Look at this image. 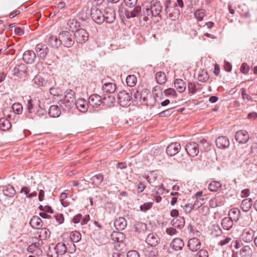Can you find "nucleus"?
<instances>
[{"instance_id":"nucleus-55","label":"nucleus","mask_w":257,"mask_h":257,"mask_svg":"<svg viewBox=\"0 0 257 257\" xmlns=\"http://www.w3.org/2000/svg\"><path fill=\"white\" fill-rule=\"evenodd\" d=\"M36 109H37V111L35 114L40 117L46 114V110L43 109L41 105L40 107H37Z\"/></svg>"},{"instance_id":"nucleus-49","label":"nucleus","mask_w":257,"mask_h":257,"mask_svg":"<svg viewBox=\"0 0 257 257\" xmlns=\"http://www.w3.org/2000/svg\"><path fill=\"white\" fill-rule=\"evenodd\" d=\"M135 231L137 232H144L147 230V224L143 222H138L135 225Z\"/></svg>"},{"instance_id":"nucleus-1","label":"nucleus","mask_w":257,"mask_h":257,"mask_svg":"<svg viewBox=\"0 0 257 257\" xmlns=\"http://www.w3.org/2000/svg\"><path fill=\"white\" fill-rule=\"evenodd\" d=\"M163 7L158 0H152L149 3L144 6L141 15L145 21L149 20V18L158 17L162 11Z\"/></svg>"},{"instance_id":"nucleus-25","label":"nucleus","mask_w":257,"mask_h":257,"mask_svg":"<svg viewBox=\"0 0 257 257\" xmlns=\"http://www.w3.org/2000/svg\"><path fill=\"white\" fill-rule=\"evenodd\" d=\"M75 104L77 109L81 112H85L87 110L88 104L84 99H78L75 101Z\"/></svg>"},{"instance_id":"nucleus-62","label":"nucleus","mask_w":257,"mask_h":257,"mask_svg":"<svg viewBox=\"0 0 257 257\" xmlns=\"http://www.w3.org/2000/svg\"><path fill=\"white\" fill-rule=\"evenodd\" d=\"M172 109L173 107H171L169 109H167L161 112L160 113H159V115L161 117H165L168 115H170L172 113L171 110Z\"/></svg>"},{"instance_id":"nucleus-7","label":"nucleus","mask_w":257,"mask_h":257,"mask_svg":"<svg viewBox=\"0 0 257 257\" xmlns=\"http://www.w3.org/2000/svg\"><path fill=\"white\" fill-rule=\"evenodd\" d=\"M236 251H233V255L236 257H252L254 254L255 248L252 245H242Z\"/></svg>"},{"instance_id":"nucleus-40","label":"nucleus","mask_w":257,"mask_h":257,"mask_svg":"<svg viewBox=\"0 0 257 257\" xmlns=\"http://www.w3.org/2000/svg\"><path fill=\"white\" fill-rule=\"evenodd\" d=\"M39 237L40 239H46L49 238L50 236V232L48 229L46 228H40V230L38 231Z\"/></svg>"},{"instance_id":"nucleus-30","label":"nucleus","mask_w":257,"mask_h":257,"mask_svg":"<svg viewBox=\"0 0 257 257\" xmlns=\"http://www.w3.org/2000/svg\"><path fill=\"white\" fill-rule=\"evenodd\" d=\"M3 192L4 195L9 197H13L16 194L14 188L10 185L3 187Z\"/></svg>"},{"instance_id":"nucleus-37","label":"nucleus","mask_w":257,"mask_h":257,"mask_svg":"<svg viewBox=\"0 0 257 257\" xmlns=\"http://www.w3.org/2000/svg\"><path fill=\"white\" fill-rule=\"evenodd\" d=\"M142 11L141 7L139 6H135L133 11L128 12L126 15L127 18H135L140 16Z\"/></svg>"},{"instance_id":"nucleus-51","label":"nucleus","mask_w":257,"mask_h":257,"mask_svg":"<svg viewBox=\"0 0 257 257\" xmlns=\"http://www.w3.org/2000/svg\"><path fill=\"white\" fill-rule=\"evenodd\" d=\"M209 78V75L206 71H201L199 72L198 79L201 82H206Z\"/></svg>"},{"instance_id":"nucleus-14","label":"nucleus","mask_w":257,"mask_h":257,"mask_svg":"<svg viewBox=\"0 0 257 257\" xmlns=\"http://www.w3.org/2000/svg\"><path fill=\"white\" fill-rule=\"evenodd\" d=\"M249 139L247 132L245 130L237 131L235 134V139L239 143L245 144Z\"/></svg>"},{"instance_id":"nucleus-24","label":"nucleus","mask_w":257,"mask_h":257,"mask_svg":"<svg viewBox=\"0 0 257 257\" xmlns=\"http://www.w3.org/2000/svg\"><path fill=\"white\" fill-rule=\"evenodd\" d=\"M171 223L174 227L182 229L185 225V219L183 217L179 216L173 219Z\"/></svg>"},{"instance_id":"nucleus-2","label":"nucleus","mask_w":257,"mask_h":257,"mask_svg":"<svg viewBox=\"0 0 257 257\" xmlns=\"http://www.w3.org/2000/svg\"><path fill=\"white\" fill-rule=\"evenodd\" d=\"M255 231L250 228L244 229L240 236V239H236L231 241V246L236 249H239L242 245V241L245 243H250L254 241Z\"/></svg>"},{"instance_id":"nucleus-54","label":"nucleus","mask_w":257,"mask_h":257,"mask_svg":"<svg viewBox=\"0 0 257 257\" xmlns=\"http://www.w3.org/2000/svg\"><path fill=\"white\" fill-rule=\"evenodd\" d=\"M47 255L48 257H58L59 255L56 252V250H55V247H54L53 248L50 247L47 252Z\"/></svg>"},{"instance_id":"nucleus-46","label":"nucleus","mask_w":257,"mask_h":257,"mask_svg":"<svg viewBox=\"0 0 257 257\" xmlns=\"http://www.w3.org/2000/svg\"><path fill=\"white\" fill-rule=\"evenodd\" d=\"M27 250L29 252L37 255H41L42 254V250L41 248L36 247L33 244H31L28 247Z\"/></svg>"},{"instance_id":"nucleus-22","label":"nucleus","mask_w":257,"mask_h":257,"mask_svg":"<svg viewBox=\"0 0 257 257\" xmlns=\"http://www.w3.org/2000/svg\"><path fill=\"white\" fill-rule=\"evenodd\" d=\"M40 101L37 99H30L27 104V108L29 113H32L33 109H36L37 107H40Z\"/></svg>"},{"instance_id":"nucleus-58","label":"nucleus","mask_w":257,"mask_h":257,"mask_svg":"<svg viewBox=\"0 0 257 257\" xmlns=\"http://www.w3.org/2000/svg\"><path fill=\"white\" fill-rule=\"evenodd\" d=\"M164 93L167 96H176V92L173 88H168L164 90Z\"/></svg>"},{"instance_id":"nucleus-10","label":"nucleus","mask_w":257,"mask_h":257,"mask_svg":"<svg viewBox=\"0 0 257 257\" xmlns=\"http://www.w3.org/2000/svg\"><path fill=\"white\" fill-rule=\"evenodd\" d=\"M118 102L122 107H126L131 104V96L124 90L120 91L117 94Z\"/></svg>"},{"instance_id":"nucleus-34","label":"nucleus","mask_w":257,"mask_h":257,"mask_svg":"<svg viewBox=\"0 0 257 257\" xmlns=\"http://www.w3.org/2000/svg\"><path fill=\"white\" fill-rule=\"evenodd\" d=\"M89 182L95 186L100 185L103 180L102 175L98 174L95 175L89 179Z\"/></svg>"},{"instance_id":"nucleus-53","label":"nucleus","mask_w":257,"mask_h":257,"mask_svg":"<svg viewBox=\"0 0 257 257\" xmlns=\"http://www.w3.org/2000/svg\"><path fill=\"white\" fill-rule=\"evenodd\" d=\"M194 15L198 21H201L205 16L204 11L203 10H198L194 13Z\"/></svg>"},{"instance_id":"nucleus-26","label":"nucleus","mask_w":257,"mask_h":257,"mask_svg":"<svg viewBox=\"0 0 257 257\" xmlns=\"http://www.w3.org/2000/svg\"><path fill=\"white\" fill-rule=\"evenodd\" d=\"M30 224L35 229H40L43 225L42 219L37 216H34L31 219Z\"/></svg>"},{"instance_id":"nucleus-33","label":"nucleus","mask_w":257,"mask_h":257,"mask_svg":"<svg viewBox=\"0 0 257 257\" xmlns=\"http://www.w3.org/2000/svg\"><path fill=\"white\" fill-rule=\"evenodd\" d=\"M111 237L113 241L118 242H121L125 239L124 234L119 231H113L111 234Z\"/></svg>"},{"instance_id":"nucleus-48","label":"nucleus","mask_w":257,"mask_h":257,"mask_svg":"<svg viewBox=\"0 0 257 257\" xmlns=\"http://www.w3.org/2000/svg\"><path fill=\"white\" fill-rule=\"evenodd\" d=\"M70 237L73 242H78L81 239V234L78 231H74L71 233Z\"/></svg>"},{"instance_id":"nucleus-44","label":"nucleus","mask_w":257,"mask_h":257,"mask_svg":"<svg viewBox=\"0 0 257 257\" xmlns=\"http://www.w3.org/2000/svg\"><path fill=\"white\" fill-rule=\"evenodd\" d=\"M221 187V183L216 181H212L208 185V189L212 192L217 191Z\"/></svg>"},{"instance_id":"nucleus-45","label":"nucleus","mask_w":257,"mask_h":257,"mask_svg":"<svg viewBox=\"0 0 257 257\" xmlns=\"http://www.w3.org/2000/svg\"><path fill=\"white\" fill-rule=\"evenodd\" d=\"M156 79L157 83L159 84H164L166 81V75L163 72H158L156 74Z\"/></svg>"},{"instance_id":"nucleus-6","label":"nucleus","mask_w":257,"mask_h":257,"mask_svg":"<svg viewBox=\"0 0 257 257\" xmlns=\"http://www.w3.org/2000/svg\"><path fill=\"white\" fill-rule=\"evenodd\" d=\"M205 144L206 149L209 147V144L206 141L200 142L199 144L195 142H190L188 143L185 147V150L188 155L191 157L197 156L199 153V149L201 150V146Z\"/></svg>"},{"instance_id":"nucleus-42","label":"nucleus","mask_w":257,"mask_h":257,"mask_svg":"<svg viewBox=\"0 0 257 257\" xmlns=\"http://www.w3.org/2000/svg\"><path fill=\"white\" fill-rule=\"evenodd\" d=\"M25 67V65L23 64H21L16 66L13 70V75L17 76L22 75V73L24 72Z\"/></svg>"},{"instance_id":"nucleus-27","label":"nucleus","mask_w":257,"mask_h":257,"mask_svg":"<svg viewBox=\"0 0 257 257\" xmlns=\"http://www.w3.org/2000/svg\"><path fill=\"white\" fill-rule=\"evenodd\" d=\"M48 44L53 48H58L61 45L59 37L56 36H50L48 40Z\"/></svg>"},{"instance_id":"nucleus-9","label":"nucleus","mask_w":257,"mask_h":257,"mask_svg":"<svg viewBox=\"0 0 257 257\" xmlns=\"http://www.w3.org/2000/svg\"><path fill=\"white\" fill-rule=\"evenodd\" d=\"M90 15L91 18L95 23L97 24L100 25L105 21V18H104L103 13L95 7L91 8L90 10Z\"/></svg>"},{"instance_id":"nucleus-23","label":"nucleus","mask_w":257,"mask_h":257,"mask_svg":"<svg viewBox=\"0 0 257 257\" xmlns=\"http://www.w3.org/2000/svg\"><path fill=\"white\" fill-rule=\"evenodd\" d=\"M171 247L175 250H181L184 245L183 240L180 238H175L171 242Z\"/></svg>"},{"instance_id":"nucleus-11","label":"nucleus","mask_w":257,"mask_h":257,"mask_svg":"<svg viewBox=\"0 0 257 257\" xmlns=\"http://www.w3.org/2000/svg\"><path fill=\"white\" fill-rule=\"evenodd\" d=\"M74 39L78 43L85 42L88 38V34L86 31L83 29H79L75 31L73 34Z\"/></svg>"},{"instance_id":"nucleus-32","label":"nucleus","mask_w":257,"mask_h":257,"mask_svg":"<svg viewBox=\"0 0 257 257\" xmlns=\"http://www.w3.org/2000/svg\"><path fill=\"white\" fill-rule=\"evenodd\" d=\"M174 86L180 93L183 92L186 89V84L182 79H176L174 81Z\"/></svg>"},{"instance_id":"nucleus-60","label":"nucleus","mask_w":257,"mask_h":257,"mask_svg":"<svg viewBox=\"0 0 257 257\" xmlns=\"http://www.w3.org/2000/svg\"><path fill=\"white\" fill-rule=\"evenodd\" d=\"M67 197V194L66 193L63 192L61 194L60 196V199L62 205L66 207L67 206V202L65 200Z\"/></svg>"},{"instance_id":"nucleus-59","label":"nucleus","mask_w":257,"mask_h":257,"mask_svg":"<svg viewBox=\"0 0 257 257\" xmlns=\"http://www.w3.org/2000/svg\"><path fill=\"white\" fill-rule=\"evenodd\" d=\"M152 202H147L144 203L143 205H141L140 209L141 211H146L150 209L152 207Z\"/></svg>"},{"instance_id":"nucleus-36","label":"nucleus","mask_w":257,"mask_h":257,"mask_svg":"<svg viewBox=\"0 0 257 257\" xmlns=\"http://www.w3.org/2000/svg\"><path fill=\"white\" fill-rule=\"evenodd\" d=\"M234 220L229 217H225L221 221L222 227L226 230H229L233 226Z\"/></svg>"},{"instance_id":"nucleus-8","label":"nucleus","mask_w":257,"mask_h":257,"mask_svg":"<svg viewBox=\"0 0 257 257\" xmlns=\"http://www.w3.org/2000/svg\"><path fill=\"white\" fill-rule=\"evenodd\" d=\"M135 97L137 99H140L142 103H145L147 105H152L151 103L149 102V99L154 100V97L149 94L147 89H143L140 92L138 91Z\"/></svg>"},{"instance_id":"nucleus-52","label":"nucleus","mask_w":257,"mask_h":257,"mask_svg":"<svg viewBox=\"0 0 257 257\" xmlns=\"http://www.w3.org/2000/svg\"><path fill=\"white\" fill-rule=\"evenodd\" d=\"M12 109L13 111L17 114H20L22 112L23 107L19 103H15L13 104Z\"/></svg>"},{"instance_id":"nucleus-47","label":"nucleus","mask_w":257,"mask_h":257,"mask_svg":"<svg viewBox=\"0 0 257 257\" xmlns=\"http://www.w3.org/2000/svg\"><path fill=\"white\" fill-rule=\"evenodd\" d=\"M77 21L75 20H69L67 23V26L65 30L70 31L71 33H73L74 29L77 26Z\"/></svg>"},{"instance_id":"nucleus-39","label":"nucleus","mask_w":257,"mask_h":257,"mask_svg":"<svg viewBox=\"0 0 257 257\" xmlns=\"http://www.w3.org/2000/svg\"><path fill=\"white\" fill-rule=\"evenodd\" d=\"M55 250L59 255H62L65 254L67 251V247L65 243L62 242L58 243L55 246Z\"/></svg>"},{"instance_id":"nucleus-21","label":"nucleus","mask_w":257,"mask_h":257,"mask_svg":"<svg viewBox=\"0 0 257 257\" xmlns=\"http://www.w3.org/2000/svg\"><path fill=\"white\" fill-rule=\"evenodd\" d=\"M126 220L122 217L116 218L114 222V225L118 230H122L125 229L126 226Z\"/></svg>"},{"instance_id":"nucleus-41","label":"nucleus","mask_w":257,"mask_h":257,"mask_svg":"<svg viewBox=\"0 0 257 257\" xmlns=\"http://www.w3.org/2000/svg\"><path fill=\"white\" fill-rule=\"evenodd\" d=\"M11 127V123L10 121L5 118L0 119V128L4 131H6Z\"/></svg>"},{"instance_id":"nucleus-35","label":"nucleus","mask_w":257,"mask_h":257,"mask_svg":"<svg viewBox=\"0 0 257 257\" xmlns=\"http://www.w3.org/2000/svg\"><path fill=\"white\" fill-rule=\"evenodd\" d=\"M48 113L51 117H57L61 114V111L57 105H52L49 109Z\"/></svg>"},{"instance_id":"nucleus-19","label":"nucleus","mask_w":257,"mask_h":257,"mask_svg":"<svg viewBox=\"0 0 257 257\" xmlns=\"http://www.w3.org/2000/svg\"><path fill=\"white\" fill-rule=\"evenodd\" d=\"M146 242L151 246H156L160 242V238L156 234L151 233L146 237Z\"/></svg>"},{"instance_id":"nucleus-20","label":"nucleus","mask_w":257,"mask_h":257,"mask_svg":"<svg viewBox=\"0 0 257 257\" xmlns=\"http://www.w3.org/2000/svg\"><path fill=\"white\" fill-rule=\"evenodd\" d=\"M88 103L93 107H97L102 103V97L96 94L91 95L88 99Z\"/></svg>"},{"instance_id":"nucleus-50","label":"nucleus","mask_w":257,"mask_h":257,"mask_svg":"<svg viewBox=\"0 0 257 257\" xmlns=\"http://www.w3.org/2000/svg\"><path fill=\"white\" fill-rule=\"evenodd\" d=\"M126 83L130 87H133L137 83V77L134 75H128L126 78Z\"/></svg>"},{"instance_id":"nucleus-56","label":"nucleus","mask_w":257,"mask_h":257,"mask_svg":"<svg viewBox=\"0 0 257 257\" xmlns=\"http://www.w3.org/2000/svg\"><path fill=\"white\" fill-rule=\"evenodd\" d=\"M34 83L38 86L43 85V79L40 76H36L33 79Z\"/></svg>"},{"instance_id":"nucleus-12","label":"nucleus","mask_w":257,"mask_h":257,"mask_svg":"<svg viewBox=\"0 0 257 257\" xmlns=\"http://www.w3.org/2000/svg\"><path fill=\"white\" fill-rule=\"evenodd\" d=\"M104 18L106 23H112L115 20L116 15L114 8L108 7L104 10Z\"/></svg>"},{"instance_id":"nucleus-17","label":"nucleus","mask_w":257,"mask_h":257,"mask_svg":"<svg viewBox=\"0 0 257 257\" xmlns=\"http://www.w3.org/2000/svg\"><path fill=\"white\" fill-rule=\"evenodd\" d=\"M36 59V55L32 50L25 51L23 56L24 61L27 64H32Z\"/></svg>"},{"instance_id":"nucleus-61","label":"nucleus","mask_w":257,"mask_h":257,"mask_svg":"<svg viewBox=\"0 0 257 257\" xmlns=\"http://www.w3.org/2000/svg\"><path fill=\"white\" fill-rule=\"evenodd\" d=\"M138 0H124L125 5L130 8H133L136 6Z\"/></svg>"},{"instance_id":"nucleus-57","label":"nucleus","mask_w":257,"mask_h":257,"mask_svg":"<svg viewBox=\"0 0 257 257\" xmlns=\"http://www.w3.org/2000/svg\"><path fill=\"white\" fill-rule=\"evenodd\" d=\"M188 89L189 93L192 94L195 93L197 91L196 85L195 83H189L188 85Z\"/></svg>"},{"instance_id":"nucleus-38","label":"nucleus","mask_w":257,"mask_h":257,"mask_svg":"<svg viewBox=\"0 0 257 257\" xmlns=\"http://www.w3.org/2000/svg\"><path fill=\"white\" fill-rule=\"evenodd\" d=\"M240 211L238 208H233L229 211V216L234 221H237L240 217Z\"/></svg>"},{"instance_id":"nucleus-4","label":"nucleus","mask_w":257,"mask_h":257,"mask_svg":"<svg viewBox=\"0 0 257 257\" xmlns=\"http://www.w3.org/2000/svg\"><path fill=\"white\" fill-rule=\"evenodd\" d=\"M165 12L169 17L173 20L178 19L180 15V10L176 7L173 1L167 0L164 3Z\"/></svg>"},{"instance_id":"nucleus-16","label":"nucleus","mask_w":257,"mask_h":257,"mask_svg":"<svg viewBox=\"0 0 257 257\" xmlns=\"http://www.w3.org/2000/svg\"><path fill=\"white\" fill-rule=\"evenodd\" d=\"M181 149L180 144L178 142L172 143L167 148L166 152L170 156L177 154Z\"/></svg>"},{"instance_id":"nucleus-63","label":"nucleus","mask_w":257,"mask_h":257,"mask_svg":"<svg viewBox=\"0 0 257 257\" xmlns=\"http://www.w3.org/2000/svg\"><path fill=\"white\" fill-rule=\"evenodd\" d=\"M196 257H208V252L205 249H200L197 253Z\"/></svg>"},{"instance_id":"nucleus-28","label":"nucleus","mask_w":257,"mask_h":257,"mask_svg":"<svg viewBox=\"0 0 257 257\" xmlns=\"http://www.w3.org/2000/svg\"><path fill=\"white\" fill-rule=\"evenodd\" d=\"M115 102V98L113 95L104 94L102 97V103L108 106L113 105Z\"/></svg>"},{"instance_id":"nucleus-31","label":"nucleus","mask_w":257,"mask_h":257,"mask_svg":"<svg viewBox=\"0 0 257 257\" xmlns=\"http://www.w3.org/2000/svg\"><path fill=\"white\" fill-rule=\"evenodd\" d=\"M252 205V201L250 198L244 199L241 203V208L244 212L248 211Z\"/></svg>"},{"instance_id":"nucleus-13","label":"nucleus","mask_w":257,"mask_h":257,"mask_svg":"<svg viewBox=\"0 0 257 257\" xmlns=\"http://www.w3.org/2000/svg\"><path fill=\"white\" fill-rule=\"evenodd\" d=\"M35 50L38 57L40 59L42 60L46 59V56L49 53V49L46 45L39 43L36 45Z\"/></svg>"},{"instance_id":"nucleus-43","label":"nucleus","mask_w":257,"mask_h":257,"mask_svg":"<svg viewBox=\"0 0 257 257\" xmlns=\"http://www.w3.org/2000/svg\"><path fill=\"white\" fill-rule=\"evenodd\" d=\"M153 246H149L146 248L145 251V255L149 257H155L158 254V250L156 248Z\"/></svg>"},{"instance_id":"nucleus-5","label":"nucleus","mask_w":257,"mask_h":257,"mask_svg":"<svg viewBox=\"0 0 257 257\" xmlns=\"http://www.w3.org/2000/svg\"><path fill=\"white\" fill-rule=\"evenodd\" d=\"M59 39L61 45L67 48L71 47L74 44L73 34L70 31L63 30L61 31L59 34Z\"/></svg>"},{"instance_id":"nucleus-64","label":"nucleus","mask_w":257,"mask_h":257,"mask_svg":"<svg viewBox=\"0 0 257 257\" xmlns=\"http://www.w3.org/2000/svg\"><path fill=\"white\" fill-rule=\"evenodd\" d=\"M127 257H140V255L138 251L133 250L127 252Z\"/></svg>"},{"instance_id":"nucleus-18","label":"nucleus","mask_w":257,"mask_h":257,"mask_svg":"<svg viewBox=\"0 0 257 257\" xmlns=\"http://www.w3.org/2000/svg\"><path fill=\"white\" fill-rule=\"evenodd\" d=\"M187 246L192 251H196L200 249L201 243L198 238L194 237L188 240Z\"/></svg>"},{"instance_id":"nucleus-15","label":"nucleus","mask_w":257,"mask_h":257,"mask_svg":"<svg viewBox=\"0 0 257 257\" xmlns=\"http://www.w3.org/2000/svg\"><path fill=\"white\" fill-rule=\"evenodd\" d=\"M216 146L221 149H225L229 147L230 143L228 139L225 136L218 137L215 141Z\"/></svg>"},{"instance_id":"nucleus-3","label":"nucleus","mask_w":257,"mask_h":257,"mask_svg":"<svg viewBox=\"0 0 257 257\" xmlns=\"http://www.w3.org/2000/svg\"><path fill=\"white\" fill-rule=\"evenodd\" d=\"M75 92L71 89H68L65 92V96L63 99L58 102L60 107L64 110H69L75 104Z\"/></svg>"},{"instance_id":"nucleus-29","label":"nucleus","mask_w":257,"mask_h":257,"mask_svg":"<svg viewBox=\"0 0 257 257\" xmlns=\"http://www.w3.org/2000/svg\"><path fill=\"white\" fill-rule=\"evenodd\" d=\"M102 89L104 92L108 94L113 93L116 90V86L112 83H105L102 86Z\"/></svg>"}]
</instances>
